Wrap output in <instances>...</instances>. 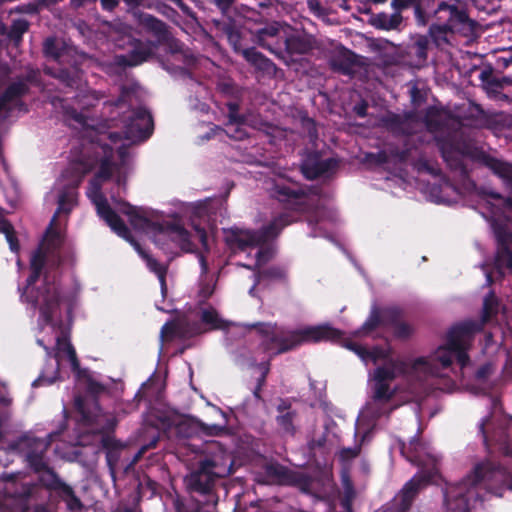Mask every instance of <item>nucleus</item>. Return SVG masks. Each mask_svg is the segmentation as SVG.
<instances>
[{
  "instance_id": "obj_26",
  "label": "nucleus",
  "mask_w": 512,
  "mask_h": 512,
  "mask_svg": "<svg viewBox=\"0 0 512 512\" xmlns=\"http://www.w3.org/2000/svg\"><path fill=\"white\" fill-rule=\"evenodd\" d=\"M277 416L275 418L277 426L283 431L284 434L295 436L297 427L295 421L298 413L292 408L291 403L287 399H280L276 406Z\"/></svg>"
},
{
  "instance_id": "obj_24",
  "label": "nucleus",
  "mask_w": 512,
  "mask_h": 512,
  "mask_svg": "<svg viewBox=\"0 0 512 512\" xmlns=\"http://www.w3.org/2000/svg\"><path fill=\"white\" fill-rule=\"evenodd\" d=\"M49 484L45 487L51 491L56 492L59 497L66 503L67 508L70 511L76 512L82 509L83 504L81 500L76 496L72 487L67 485L61 480L58 475L50 474L48 476Z\"/></svg>"
},
{
  "instance_id": "obj_56",
  "label": "nucleus",
  "mask_w": 512,
  "mask_h": 512,
  "mask_svg": "<svg viewBox=\"0 0 512 512\" xmlns=\"http://www.w3.org/2000/svg\"><path fill=\"white\" fill-rule=\"evenodd\" d=\"M47 260V253L40 246L33 251L30 258V269L43 271Z\"/></svg>"
},
{
  "instance_id": "obj_47",
  "label": "nucleus",
  "mask_w": 512,
  "mask_h": 512,
  "mask_svg": "<svg viewBox=\"0 0 512 512\" xmlns=\"http://www.w3.org/2000/svg\"><path fill=\"white\" fill-rule=\"evenodd\" d=\"M29 26L30 24L26 19L13 20L7 34L8 38L15 45H18L22 41L24 33L28 31Z\"/></svg>"
},
{
  "instance_id": "obj_12",
  "label": "nucleus",
  "mask_w": 512,
  "mask_h": 512,
  "mask_svg": "<svg viewBox=\"0 0 512 512\" xmlns=\"http://www.w3.org/2000/svg\"><path fill=\"white\" fill-rule=\"evenodd\" d=\"M495 238L494 269L499 278L512 272V230L506 224H494Z\"/></svg>"
},
{
  "instance_id": "obj_23",
  "label": "nucleus",
  "mask_w": 512,
  "mask_h": 512,
  "mask_svg": "<svg viewBox=\"0 0 512 512\" xmlns=\"http://www.w3.org/2000/svg\"><path fill=\"white\" fill-rule=\"evenodd\" d=\"M430 40L427 35L414 34L403 49V55L407 57L415 67H423L428 60Z\"/></svg>"
},
{
  "instance_id": "obj_8",
  "label": "nucleus",
  "mask_w": 512,
  "mask_h": 512,
  "mask_svg": "<svg viewBox=\"0 0 512 512\" xmlns=\"http://www.w3.org/2000/svg\"><path fill=\"white\" fill-rule=\"evenodd\" d=\"M247 328L255 330L260 337L257 350L270 358L294 349L291 331L279 330L276 323L255 322Z\"/></svg>"
},
{
  "instance_id": "obj_25",
  "label": "nucleus",
  "mask_w": 512,
  "mask_h": 512,
  "mask_svg": "<svg viewBox=\"0 0 512 512\" xmlns=\"http://www.w3.org/2000/svg\"><path fill=\"white\" fill-rule=\"evenodd\" d=\"M216 478L207 468L203 469L202 463L199 462L198 468L186 479L187 487L191 492L208 494L212 491Z\"/></svg>"
},
{
  "instance_id": "obj_6",
  "label": "nucleus",
  "mask_w": 512,
  "mask_h": 512,
  "mask_svg": "<svg viewBox=\"0 0 512 512\" xmlns=\"http://www.w3.org/2000/svg\"><path fill=\"white\" fill-rule=\"evenodd\" d=\"M96 164V161L73 160L62 172L61 177L65 181L57 200V217L60 213L69 214L77 205L78 188L83 182L84 177L90 173Z\"/></svg>"
},
{
  "instance_id": "obj_44",
  "label": "nucleus",
  "mask_w": 512,
  "mask_h": 512,
  "mask_svg": "<svg viewBox=\"0 0 512 512\" xmlns=\"http://www.w3.org/2000/svg\"><path fill=\"white\" fill-rule=\"evenodd\" d=\"M286 279L287 271L281 266H269L255 273V284H260L265 280L286 281Z\"/></svg>"
},
{
  "instance_id": "obj_57",
  "label": "nucleus",
  "mask_w": 512,
  "mask_h": 512,
  "mask_svg": "<svg viewBox=\"0 0 512 512\" xmlns=\"http://www.w3.org/2000/svg\"><path fill=\"white\" fill-rule=\"evenodd\" d=\"M67 358L70 361L72 371L77 374V376H84L87 374V369H82L80 367V362L78 360L75 348L73 345L67 346V352H66Z\"/></svg>"
},
{
  "instance_id": "obj_60",
  "label": "nucleus",
  "mask_w": 512,
  "mask_h": 512,
  "mask_svg": "<svg viewBox=\"0 0 512 512\" xmlns=\"http://www.w3.org/2000/svg\"><path fill=\"white\" fill-rule=\"evenodd\" d=\"M130 224L136 229H143L150 226L151 221L144 215H142L137 209L132 216L128 217Z\"/></svg>"
},
{
  "instance_id": "obj_48",
  "label": "nucleus",
  "mask_w": 512,
  "mask_h": 512,
  "mask_svg": "<svg viewBox=\"0 0 512 512\" xmlns=\"http://www.w3.org/2000/svg\"><path fill=\"white\" fill-rule=\"evenodd\" d=\"M0 233L5 235L10 250L17 253L20 249L19 241L13 225L8 220L0 219Z\"/></svg>"
},
{
  "instance_id": "obj_53",
  "label": "nucleus",
  "mask_w": 512,
  "mask_h": 512,
  "mask_svg": "<svg viewBox=\"0 0 512 512\" xmlns=\"http://www.w3.org/2000/svg\"><path fill=\"white\" fill-rule=\"evenodd\" d=\"M43 53L46 57L52 58L55 61H60L62 58V49L59 47L56 38L48 37L43 43Z\"/></svg>"
},
{
  "instance_id": "obj_35",
  "label": "nucleus",
  "mask_w": 512,
  "mask_h": 512,
  "mask_svg": "<svg viewBox=\"0 0 512 512\" xmlns=\"http://www.w3.org/2000/svg\"><path fill=\"white\" fill-rule=\"evenodd\" d=\"M402 22V14L395 12L391 15L385 12L372 14L368 21L371 26L383 31L399 30Z\"/></svg>"
},
{
  "instance_id": "obj_36",
  "label": "nucleus",
  "mask_w": 512,
  "mask_h": 512,
  "mask_svg": "<svg viewBox=\"0 0 512 512\" xmlns=\"http://www.w3.org/2000/svg\"><path fill=\"white\" fill-rule=\"evenodd\" d=\"M407 365L399 359H389L384 366H379L374 371V380L392 382L399 373L406 371Z\"/></svg>"
},
{
  "instance_id": "obj_49",
  "label": "nucleus",
  "mask_w": 512,
  "mask_h": 512,
  "mask_svg": "<svg viewBox=\"0 0 512 512\" xmlns=\"http://www.w3.org/2000/svg\"><path fill=\"white\" fill-rule=\"evenodd\" d=\"M374 388H373V399L377 402H388L390 401L394 395L395 391L390 388L389 382H383L379 380H374Z\"/></svg>"
},
{
  "instance_id": "obj_33",
  "label": "nucleus",
  "mask_w": 512,
  "mask_h": 512,
  "mask_svg": "<svg viewBox=\"0 0 512 512\" xmlns=\"http://www.w3.org/2000/svg\"><path fill=\"white\" fill-rule=\"evenodd\" d=\"M102 448L105 450L107 466L112 474L117 469L121 457L123 445L113 435H105L100 439Z\"/></svg>"
},
{
  "instance_id": "obj_9",
  "label": "nucleus",
  "mask_w": 512,
  "mask_h": 512,
  "mask_svg": "<svg viewBox=\"0 0 512 512\" xmlns=\"http://www.w3.org/2000/svg\"><path fill=\"white\" fill-rule=\"evenodd\" d=\"M75 409L80 415V424L86 427L88 432L99 434L101 438L113 434L117 426L116 417L112 413L103 411L95 399L89 406L81 397H76Z\"/></svg>"
},
{
  "instance_id": "obj_10",
  "label": "nucleus",
  "mask_w": 512,
  "mask_h": 512,
  "mask_svg": "<svg viewBox=\"0 0 512 512\" xmlns=\"http://www.w3.org/2000/svg\"><path fill=\"white\" fill-rule=\"evenodd\" d=\"M213 22L216 28L226 35L234 52L241 54L243 58L258 71L268 75L275 74L277 66L272 60L267 58L254 47L245 49L241 47V33L233 22H221L219 20H214Z\"/></svg>"
},
{
  "instance_id": "obj_20",
  "label": "nucleus",
  "mask_w": 512,
  "mask_h": 512,
  "mask_svg": "<svg viewBox=\"0 0 512 512\" xmlns=\"http://www.w3.org/2000/svg\"><path fill=\"white\" fill-rule=\"evenodd\" d=\"M91 150L94 157H86L85 155L78 160L83 161H96L94 168L99 164V169L95 173L97 178L103 181H108L112 178L114 171L113 159V148L108 144H92Z\"/></svg>"
},
{
  "instance_id": "obj_15",
  "label": "nucleus",
  "mask_w": 512,
  "mask_h": 512,
  "mask_svg": "<svg viewBox=\"0 0 512 512\" xmlns=\"http://www.w3.org/2000/svg\"><path fill=\"white\" fill-rule=\"evenodd\" d=\"M431 480L428 474L419 473L405 483L400 492L393 498L391 509L394 512H408L419 491Z\"/></svg>"
},
{
  "instance_id": "obj_27",
  "label": "nucleus",
  "mask_w": 512,
  "mask_h": 512,
  "mask_svg": "<svg viewBox=\"0 0 512 512\" xmlns=\"http://www.w3.org/2000/svg\"><path fill=\"white\" fill-rule=\"evenodd\" d=\"M226 243L231 248L245 251L248 248L260 246L256 230L231 228L226 236Z\"/></svg>"
},
{
  "instance_id": "obj_28",
  "label": "nucleus",
  "mask_w": 512,
  "mask_h": 512,
  "mask_svg": "<svg viewBox=\"0 0 512 512\" xmlns=\"http://www.w3.org/2000/svg\"><path fill=\"white\" fill-rule=\"evenodd\" d=\"M307 194L302 188H292L285 181H274L270 188V195L283 204H300V200Z\"/></svg>"
},
{
  "instance_id": "obj_13",
  "label": "nucleus",
  "mask_w": 512,
  "mask_h": 512,
  "mask_svg": "<svg viewBox=\"0 0 512 512\" xmlns=\"http://www.w3.org/2000/svg\"><path fill=\"white\" fill-rule=\"evenodd\" d=\"M27 301L33 307L39 305V311L44 322L51 325L62 301L61 291L56 285L45 283L42 289L35 291V295L31 291V294L27 296Z\"/></svg>"
},
{
  "instance_id": "obj_4",
  "label": "nucleus",
  "mask_w": 512,
  "mask_h": 512,
  "mask_svg": "<svg viewBox=\"0 0 512 512\" xmlns=\"http://www.w3.org/2000/svg\"><path fill=\"white\" fill-rule=\"evenodd\" d=\"M494 464L500 465L499 463L493 461H487L480 464H477L473 471V476L468 477L466 480H463L460 483L449 486L446 489L444 494V502L447 506V509L451 512H469L470 511V501L474 496L475 492L472 486H476L478 484L483 483L485 488L491 493L502 496V491L506 488L507 485L498 481L489 482L486 479H480L476 475V469L480 465L485 464Z\"/></svg>"
},
{
  "instance_id": "obj_34",
  "label": "nucleus",
  "mask_w": 512,
  "mask_h": 512,
  "mask_svg": "<svg viewBox=\"0 0 512 512\" xmlns=\"http://www.w3.org/2000/svg\"><path fill=\"white\" fill-rule=\"evenodd\" d=\"M358 55L349 49H343L330 60L331 68L343 75H352L354 67L358 65Z\"/></svg>"
},
{
  "instance_id": "obj_18",
  "label": "nucleus",
  "mask_w": 512,
  "mask_h": 512,
  "mask_svg": "<svg viewBox=\"0 0 512 512\" xmlns=\"http://www.w3.org/2000/svg\"><path fill=\"white\" fill-rule=\"evenodd\" d=\"M337 167L338 160L335 158L323 160L318 151H312L303 159L300 169L307 180H315L335 170Z\"/></svg>"
},
{
  "instance_id": "obj_3",
  "label": "nucleus",
  "mask_w": 512,
  "mask_h": 512,
  "mask_svg": "<svg viewBox=\"0 0 512 512\" xmlns=\"http://www.w3.org/2000/svg\"><path fill=\"white\" fill-rule=\"evenodd\" d=\"M480 326L473 321H464L454 325L449 330L446 344L440 346L435 352V360L441 364L442 368H449L453 358L456 359L461 368L470 363L469 342L472 336L479 331Z\"/></svg>"
},
{
  "instance_id": "obj_64",
  "label": "nucleus",
  "mask_w": 512,
  "mask_h": 512,
  "mask_svg": "<svg viewBox=\"0 0 512 512\" xmlns=\"http://www.w3.org/2000/svg\"><path fill=\"white\" fill-rule=\"evenodd\" d=\"M418 0H392L391 7L394 9L395 13H400L406 9L414 7Z\"/></svg>"
},
{
  "instance_id": "obj_19",
  "label": "nucleus",
  "mask_w": 512,
  "mask_h": 512,
  "mask_svg": "<svg viewBox=\"0 0 512 512\" xmlns=\"http://www.w3.org/2000/svg\"><path fill=\"white\" fill-rule=\"evenodd\" d=\"M156 48L157 44L154 42L135 40L128 54L116 55L114 62L117 66L122 68L135 67L152 58Z\"/></svg>"
},
{
  "instance_id": "obj_16",
  "label": "nucleus",
  "mask_w": 512,
  "mask_h": 512,
  "mask_svg": "<svg viewBox=\"0 0 512 512\" xmlns=\"http://www.w3.org/2000/svg\"><path fill=\"white\" fill-rule=\"evenodd\" d=\"M154 128L153 118L150 112L139 107L131 112L125 125V137L130 140H147Z\"/></svg>"
},
{
  "instance_id": "obj_37",
  "label": "nucleus",
  "mask_w": 512,
  "mask_h": 512,
  "mask_svg": "<svg viewBox=\"0 0 512 512\" xmlns=\"http://www.w3.org/2000/svg\"><path fill=\"white\" fill-rule=\"evenodd\" d=\"M294 470L280 464L268 463L264 466V474L269 482L278 485L288 486L293 476Z\"/></svg>"
},
{
  "instance_id": "obj_22",
  "label": "nucleus",
  "mask_w": 512,
  "mask_h": 512,
  "mask_svg": "<svg viewBox=\"0 0 512 512\" xmlns=\"http://www.w3.org/2000/svg\"><path fill=\"white\" fill-rule=\"evenodd\" d=\"M417 121V115L413 111L405 112L403 115L388 112L381 118V124L395 136H409L414 131L413 123Z\"/></svg>"
},
{
  "instance_id": "obj_7",
  "label": "nucleus",
  "mask_w": 512,
  "mask_h": 512,
  "mask_svg": "<svg viewBox=\"0 0 512 512\" xmlns=\"http://www.w3.org/2000/svg\"><path fill=\"white\" fill-rule=\"evenodd\" d=\"M50 445V437L38 438L31 436H22L15 444L19 452L24 456L27 466L34 473L39 474V479L43 486L49 484L48 476L50 474L58 475L50 466V460L47 456Z\"/></svg>"
},
{
  "instance_id": "obj_45",
  "label": "nucleus",
  "mask_w": 512,
  "mask_h": 512,
  "mask_svg": "<svg viewBox=\"0 0 512 512\" xmlns=\"http://www.w3.org/2000/svg\"><path fill=\"white\" fill-rule=\"evenodd\" d=\"M79 378L85 379L86 381V392L88 396L82 397L83 400L87 402V405L91 406V402L95 399L98 401V396L106 392V387L102 383L96 381L92 378L89 371L87 370V374L84 376H78Z\"/></svg>"
},
{
  "instance_id": "obj_29",
  "label": "nucleus",
  "mask_w": 512,
  "mask_h": 512,
  "mask_svg": "<svg viewBox=\"0 0 512 512\" xmlns=\"http://www.w3.org/2000/svg\"><path fill=\"white\" fill-rule=\"evenodd\" d=\"M139 24L156 38L157 45L169 43L172 38L168 25L153 15L147 13L140 14Z\"/></svg>"
},
{
  "instance_id": "obj_46",
  "label": "nucleus",
  "mask_w": 512,
  "mask_h": 512,
  "mask_svg": "<svg viewBox=\"0 0 512 512\" xmlns=\"http://www.w3.org/2000/svg\"><path fill=\"white\" fill-rule=\"evenodd\" d=\"M434 0H418L413 7L414 18L417 26L425 27L430 21L428 10L431 8Z\"/></svg>"
},
{
  "instance_id": "obj_5",
  "label": "nucleus",
  "mask_w": 512,
  "mask_h": 512,
  "mask_svg": "<svg viewBox=\"0 0 512 512\" xmlns=\"http://www.w3.org/2000/svg\"><path fill=\"white\" fill-rule=\"evenodd\" d=\"M402 310L395 306L380 307L373 305L369 316L355 332L357 336H368L379 327H393V335L400 340L409 339L414 328L407 322L401 321Z\"/></svg>"
},
{
  "instance_id": "obj_43",
  "label": "nucleus",
  "mask_w": 512,
  "mask_h": 512,
  "mask_svg": "<svg viewBox=\"0 0 512 512\" xmlns=\"http://www.w3.org/2000/svg\"><path fill=\"white\" fill-rule=\"evenodd\" d=\"M53 77L70 88L78 87L81 81L80 70L75 66L69 68H60L53 73Z\"/></svg>"
},
{
  "instance_id": "obj_17",
  "label": "nucleus",
  "mask_w": 512,
  "mask_h": 512,
  "mask_svg": "<svg viewBox=\"0 0 512 512\" xmlns=\"http://www.w3.org/2000/svg\"><path fill=\"white\" fill-rule=\"evenodd\" d=\"M202 468H207L217 478H224L233 473V459L220 444L213 443L209 446V452L199 461Z\"/></svg>"
},
{
  "instance_id": "obj_58",
  "label": "nucleus",
  "mask_w": 512,
  "mask_h": 512,
  "mask_svg": "<svg viewBox=\"0 0 512 512\" xmlns=\"http://www.w3.org/2000/svg\"><path fill=\"white\" fill-rule=\"evenodd\" d=\"M67 358L70 361L72 371L77 374V376H84L87 374V369H82L80 367V362L78 360L75 348L73 345L67 346V352H66Z\"/></svg>"
},
{
  "instance_id": "obj_40",
  "label": "nucleus",
  "mask_w": 512,
  "mask_h": 512,
  "mask_svg": "<svg viewBox=\"0 0 512 512\" xmlns=\"http://www.w3.org/2000/svg\"><path fill=\"white\" fill-rule=\"evenodd\" d=\"M57 213H55L46 228L44 241H46L48 250H59L64 244V234L56 227Z\"/></svg>"
},
{
  "instance_id": "obj_31",
  "label": "nucleus",
  "mask_w": 512,
  "mask_h": 512,
  "mask_svg": "<svg viewBox=\"0 0 512 512\" xmlns=\"http://www.w3.org/2000/svg\"><path fill=\"white\" fill-rule=\"evenodd\" d=\"M292 221L293 220L290 214L282 213L273 218L267 225H264L262 228L256 230L261 245L276 238L286 226L292 223Z\"/></svg>"
},
{
  "instance_id": "obj_39",
  "label": "nucleus",
  "mask_w": 512,
  "mask_h": 512,
  "mask_svg": "<svg viewBox=\"0 0 512 512\" xmlns=\"http://www.w3.org/2000/svg\"><path fill=\"white\" fill-rule=\"evenodd\" d=\"M285 50L289 55H304L312 50L311 41L301 35H290L284 39Z\"/></svg>"
},
{
  "instance_id": "obj_2",
  "label": "nucleus",
  "mask_w": 512,
  "mask_h": 512,
  "mask_svg": "<svg viewBox=\"0 0 512 512\" xmlns=\"http://www.w3.org/2000/svg\"><path fill=\"white\" fill-rule=\"evenodd\" d=\"M434 16L438 20H445L443 23L431 24L426 34L430 44L436 48L450 45L451 37L454 35L470 37L475 33L477 22L469 17L466 9L455 4L441 1L434 11Z\"/></svg>"
},
{
  "instance_id": "obj_41",
  "label": "nucleus",
  "mask_w": 512,
  "mask_h": 512,
  "mask_svg": "<svg viewBox=\"0 0 512 512\" xmlns=\"http://www.w3.org/2000/svg\"><path fill=\"white\" fill-rule=\"evenodd\" d=\"M279 33L280 29L276 25H267L256 32L255 42L264 49L276 54L277 52L275 48H273V42Z\"/></svg>"
},
{
  "instance_id": "obj_30",
  "label": "nucleus",
  "mask_w": 512,
  "mask_h": 512,
  "mask_svg": "<svg viewBox=\"0 0 512 512\" xmlns=\"http://www.w3.org/2000/svg\"><path fill=\"white\" fill-rule=\"evenodd\" d=\"M476 475L480 479L484 478L489 482L498 481L507 485V489L512 491V471H508L502 465L485 464L476 469Z\"/></svg>"
},
{
  "instance_id": "obj_59",
  "label": "nucleus",
  "mask_w": 512,
  "mask_h": 512,
  "mask_svg": "<svg viewBox=\"0 0 512 512\" xmlns=\"http://www.w3.org/2000/svg\"><path fill=\"white\" fill-rule=\"evenodd\" d=\"M355 497V491L353 485L347 481L344 487V494L341 498V506L346 510L350 511L352 508V502Z\"/></svg>"
},
{
  "instance_id": "obj_21",
  "label": "nucleus",
  "mask_w": 512,
  "mask_h": 512,
  "mask_svg": "<svg viewBox=\"0 0 512 512\" xmlns=\"http://www.w3.org/2000/svg\"><path fill=\"white\" fill-rule=\"evenodd\" d=\"M68 345H72L69 336L62 332L61 335L56 338L57 352L54 355L55 362L46 366L38 378L33 381V387L51 385L60 378L59 353L62 352L66 354Z\"/></svg>"
},
{
  "instance_id": "obj_63",
  "label": "nucleus",
  "mask_w": 512,
  "mask_h": 512,
  "mask_svg": "<svg viewBox=\"0 0 512 512\" xmlns=\"http://www.w3.org/2000/svg\"><path fill=\"white\" fill-rule=\"evenodd\" d=\"M17 79L23 80L28 86L29 84L38 85L40 82V71L29 68L24 76L17 77Z\"/></svg>"
},
{
  "instance_id": "obj_32",
  "label": "nucleus",
  "mask_w": 512,
  "mask_h": 512,
  "mask_svg": "<svg viewBox=\"0 0 512 512\" xmlns=\"http://www.w3.org/2000/svg\"><path fill=\"white\" fill-rule=\"evenodd\" d=\"M29 92L30 88L23 80L16 79V81L10 83L0 95V113L3 111L10 112L11 108L8 107V104L20 100Z\"/></svg>"
},
{
  "instance_id": "obj_14",
  "label": "nucleus",
  "mask_w": 512,
  "mask_h": 512,
  "mask_svg": "<svg viewBox=\"0 0 512 512\" xmlns=\"http://www.w3.org/2000/svg\"><path fill=\"white\" fill-rule=\"evenodd\" d=\"M291 333L294 349L304 343L337 342L343 338V332L329 324L308 326L303 329L292 330Z\"/></svg>"
},
{
  "instance_id": "obj_55",
  "label": "nucleus",
  "mask_w": 512,
  "mask_h": 512,
  "mask_svg": "<svg viewBox=\"0 0 512 512\" xmlns=\"http://www.w3.org/2000/svg\"><path fill=\"white\" fill-rule=\"evenodd\" d=\"M142 257L146 260L147 267L149 270L156 274V276L159 278H164L167 275V266L164 264H161L158 262L155 258L152 256L141 253Z\"/></svg>"
},
{
  "instance_id": "obj_54",
  "label": "nucleus",
  "mask_w": 512,
  "mask_h": 512,
  "mask_svg": "<svg viewBox=\"0 0 512 512\" xmlns=\"http://www.w3.org/2000/svg\"><path fill=\"white\" fill-rule=\"evenodd\" d=\"M228 109V123L242 125L246 123V117L243 114L239 113L240 104L238 102H228L226 104Z\"/></svg>"
},
{
  "instance_id": "obj_50",
  "label": "nucleus",
  "mask_w": 512,
  "mask_h": 512,
  "mask_svg": "<svg viewBox=\"0 0 512 512\" xmlns=\"http://www.w3.org/2000/svg\"><path fill=\"white\" fill-rule=\"evenodd\" d=\"M424 123L430 131L441 130L443 121L441 120L440 111L434 106L428 107L424 115Z\"/></svg>"
},
{
  "instance_id": "obj_52",
  "label": "nucleus",
  "mask_w": 512,
  "mask_h": 512,
  "mask_svg": "<svg viewBox=\"0 0 512 512\" xmlns=\"http://www.w3.org/2000/svg\"><path fill=\"white\" fill-rule=\"evenodd\" d=\"M311 485L312 480L310 476L294 471L288 486L297 487L301 492L310 494Z\"/></svg>"
},
{
  "instance_id": "obj_1",
  "label": "nucleus",
  "mask_w": 512,
  "mask_h": 512,
  "mask_svg": "<svg viewBox=\"0 0 512 512\" xmlns=\"http://www.w3.org/2000/svg\"><path fill=\"white\" fill-rule=\"evenodd\" d=\"M436 146L448 167L457 172L462 178L469 175L464 164V157H468L489 168L495 175L503 180L505 187L512 194V164L497 159L482 149L461 141L451 134L437 136ZM488 196L502 203V210L508 222L512 223V197H503L497 192H489Z\"/></svg>"
},
{
  "instance_id": "obj_11",
  "label": "nucleus",
  "mask_w": 512,
  "mask_h": 512,
  "mask_svg": "<svg viewBox=\"0 0 512 512\" xmlns=\"http://www.w3.org/2000/svg\"><path fill=\"white\" fill-rule=\"evenodd\" d=\"M103 182V180L97 178L95 175L89 181L91 190V194H89V196L91 197L93 204L96 206L97 214L106 222L114 233L126 241L133 243L134 239L130 229L121 217L112 209L106 197L101 192Z\"/></svg>"
},
{
  "instance_id": "obj_38",
  "label": "nucleus",
  "mask_w": 512,
  "mask_h": 512,
  "mask_svg": "<svg viewBox=\"0 0 512 512\" xmlns=\"http://www.w3.org/2000/svg\"><path fill=\"white\" fill-rule=\"evenodd\" d=\"M159 230L172 236L173 240L178 241L182 249H188L191 246L190 233L178 223H165L159 225Z\"/></svg>"
},
{
  "instance_id": "obj_61",
  "label": "nucleus",
  "mask_w": 512,
  "mask_h": 512,
  "mask_svg": "<svg viewBox=\"0 0 512 512\" xmlns=\"http://www.w3.org/2000/svg\"><path fill=\"white\" fill-rule=\"evenodd\" d=\"M389 359H391L389 352L381 347L375 346L372 349H368L367 361L371 360L373 363H376L379 360L388 361Z\"/></svg>"
},
{
  "instance_id": "obj_42",
  "label": "nucleus",
  "mask_w": 512,
  "mask_h": 512,
  "mask_svg": "<svg viewBox=\"0 0 512 512\" xmlns=\"http://www.w3.org/2000/svg\"><path fill=\"white\" fill-rule=\"evenodd\" d=\"M498 304V299L494 292L490 291L484 298L480 321L472 320L474 323L481 325L478 332L483 329L484 325L489 322L492 317L497 315Z\"/></svg>"
},
{
  "instance_id": "obj_62",
  "label": "nucleus",
  "mask_w": 512,
  "mask_h": 512,
  "mask_svg": "<svg viewBox=\"0 0 512 512\" xmlns=\"http://www.w3.org/2000/svg\"><path fill=\"white\" fill-rule=\"evenodd\" d=\"M178 335V325L174 322H167L161 328V338L172 340Z\"/></svg>"
},
{
  "instance_id": "obj_51",
  "label": "nucleus",
  "mask_w": 512,
  "mask_h": 512,
  "mask_svg": "<svg viewBox=\"0 0 512 512\" xmlns=\"http://www.w3.org/2000/svg\"><path fill=\"white\" fill-rule=\"evenodd\" d=\"M201 321L209 325L212 330L223 329L225 327L224 321L219 317L214 308L204 309L201 312Z\"/></svg>"
}]
</instances>
